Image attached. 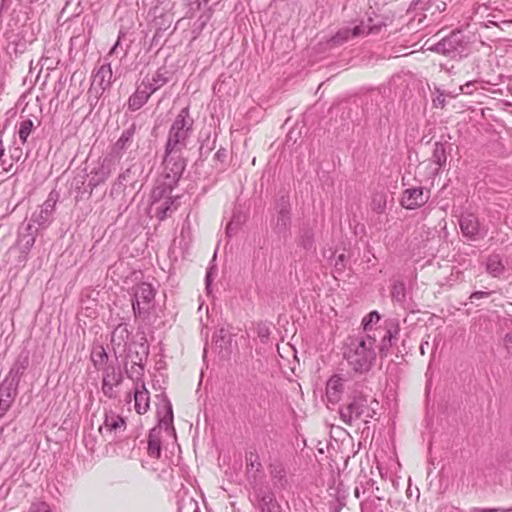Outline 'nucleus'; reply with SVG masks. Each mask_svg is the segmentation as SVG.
Listing matches in <instances>:
<instances>
[{"label": "nucleus", "mask_w": 512, "mask_h": 512, "mask_svg": "<svg viewBox=\"0 0 512 512\" xmlns=\"http://www.w3.org/2000/svg\"><path fill=\"white\" fill-rule=\"evenodd\" d=\"M216 275V270L214 268H209L206 272L205 283L206 289L209 291L213 277Z\"/></svg>", "instance_id": "obj_44"}, {"label": "nucleus", "mask_w": 512, "mask_h": 512, "mask_svg": "<svg viewBox=\"0 0 512 512\" xmlns=\"http://www.w3.org/2000/svg\"><path fill=\"white\" fill-rule=\"evenodd\" d=\"M463 39L460 32H452L449 36L436 43L433 50L447 56H451L462 48Z\"/></svg>", "instance_id": "obj_9"}, {"label": "nucleus", "mask_w": 512, "mask_h": 512, "mask_svg": "<svg viewBox=\"0 0 512 512\" xmlns=\"http://www.w3.org/2000/svg\"><path fill=\"white\" fill-rule=\"evenodd\" d=\"M126 430V421L119 414L108 411L105 413L104 422L98 431L107 440H115Z\"/></svg>", "instance_id": "obj_5"}, {"label": "nucleus", "mask_w": 512, "mask_h": 512, "mask_svg": "<svg viewBox=\"0 0 512 512\" xmlns=\"http://www.w3.org/2000/svg\"><path fill=\"white\" fill-rule=\"evenodd\" d=\"M148 454L152 458L158 459L161 455V441L159 437V431L152 429L148 437Z\"/></svg>", "instance_id": "obj_24"}, {"label": "nucleus", "mask_w": 512, "mask_h": 512, "mask_svg": "<svg viewBox=\"0 0 512 512\" xmlns=\"http://www.w3.org/2000/svg\"><path fill=\"white\" fill-rule=\"evenodd\" d=\"M428 195L424 193L423 188H409L403 193L401 205L406 209H416L428 201Z\"/></svg>", "instance_id": "obj_11"}, {"label": "nucleus", "mask_w": 512, "mask_h": 512, "mask_svg": "<svg viewBox=\"0 0 512 512\" xmlns=\"http://www.w3.org/2000/svg\"><path fill=\"white\" fill-rule=\"evenodd\" d=\"M115 169L114 160L111 157H105L90 173L89 184L93 187L98 186L109 178Z\"/></svg>", "instance_id": "obj_10"}, {"label": "nucleus", "mask_w": 512, "mask_h": 512, "mask_svg": "<svg viewBox=\"0 0 512 512\" xmlns=\"http://www.w3.org/2000/svg\"><path fill=\"white\" fill-rule=\"evenodd\" d=\"M490 294H491V292L476 291L470 295V300L473 302V300H475V299H481L484 297H488Z\"/></svg>", "instance_id": "obj_48"}, {"label": "nucleus", "mask_w": 512, "mask_h": 512, "mask_svg": "<svg viewBox=\"0 0 512 512\" xmlns=\"http://www.w3.org/2000/svg\"><path fill=\"white\" fill-rule=\"evenodd\" d=\"M117 386L118 385L102 381V391L109 398H113L115 396L114 387Z\"/></svg>", "instance_id": "obj_41"}, {"label": "nucleus", "mask_w": 512, "mask_h": 512, "mask_svg": "<svg viewBox=\"0 0 512 512\" xmlns=\"http://www.w3.org/2000/svg\"><path fill=\"white\" fill-rule=\"evenodd\" d=\"M148 356V348L144 343H130L125 352V363L144 365Z\"/></svg>", "instance_id": "obj_15"}, {"label": "nucleus", "mask_w": 512, "mask_h": 512, "mask_svg": "<svg viewBox=\"0 0 512 512\" xmlns=\"http://www.w3.org/2000/svg\"><path fill=\"white\" fill-rule=\"evenodd\" d=\"M175 199L172 197L166 198L157 208V217L160 220H164L168 215L172 213L173 210L176 209V206H174Z\"/></svg>", "instance_id": "obj_30"}, {"label": "nucleus", "mask_w": 512, "mask_h": 512, "mask_svg": "<svg viewBox=\"0 0 512 512\" xmlns=\"http://www.w3.org/2000/svg\"><path fill=\"white\" fill-rule=\"evenodd\" d=\"M405 287L402 282L395 283L392 287V297L398 301L402 300L405 296L404 294Z\"/></svg>", "instance_id": "obj_37"}, {"label": "nucleus", "mask_w": 512, "mask_h": 512, "mask_svg": "<svg viewBox=\"0 0 512 512\" xmlns=\"http://www.w3.org/2000/svg\"><path fill=\"white\" fill-rule=\"evenodd\" d=\"M33 126L34 124L31 119H25L21 121L18 134L22 143H25L27 141L29 135L32 132Z\"/></svg>", "instance_id": "obj_33"}, {"label": "nucleus", "mask_w": 512, "mask_h": 512, "mask_svg": "<svg viewBox=\"0 0 512 512\" xmlns=\"http://www.w3.org/2000/svg\"><path fill=\"white\" fill-rule=\"evenodd\" d=\"M124 369H125V372H126L128 378L132 379L135 382V384L138 381H143L142 376H143V372H144V365L131 364L129 366L128 363H124Z\"/></svg>", "instance_id": "obj_31"}, {"label": "nucleus", "mask_w": 512, "mask_h": 512, "mask_svg": "<svg viewBox=\"0 0 512 512\" xmlns=\"http://www.w3.org/2000/svg\"><path fill=\"white\" fill-rule=\"evenodd\" d=\"M379 320H380V315L377 311L370 312L362 320V325H363L364 330L369 331L374 324L379 322Z\"/></svg>", "instance_id": "obj_34"}, {"label": "nucleus", "mask_w": 512, "mask_h": 512, "mask_svg": "<svg viewBox=\"0 0 512 512\" xmlns=\"http://www.w3.org/2000/svg\"><path fill=\"white\" fill-rule=\"evenodd\" d=\"M262 512H275V502L271 494H266L261 498Z\"/></svg>", "instance_id": "obj_35"}, {"label": "nucleus", "mask_w": 512, "mask_h": 512, "mask_svg": "<svg viewBox=\"0 0 512 512\" xmlns=\"http://www.w3.org/2000/svg\"><path fill=\"white\" fill-rule=\"evenodd\" d=\"M290 221V203L288 198L282 197L278 203V214L275 225L277 232H285L290 226Z\"/></svg>", "instance_id": "obj_19"}, {"label": "nucleus", "mask_w": 512, "mask_h": 512, "mask_svg": "<svg viewBox=\"0 0 512 512\" xmlns=\"http://www.w3.org/2000/svg\"><path fill=\"white\" fill-rule=\"evenodd\" d=\"M17 390V388L12 387L8 382H2L0 384V419L12 406L17 396Z\"/></svg>", "instance_id": "obj_18"}, {"label": "nucleus", "mask_w": 512, "mask_h": 512, "mask_svg": "<svg viewBox=\"0 0 512 512\" xmlns=\"http://www.w3.org/2000/svg\"><path fill=\"white\" fill-rule=\"evenodd\" d=\"M122 35H123V33H122V32H120L117 42L114 44V46H113V47L111 48V50H110V54H113V53H116V52H117L118 47H119V45H120V39H121V36H122Z\"/></svg>", "instance_id": "obj_53"}, {"label": "nucleus", "mask_w": 512, "mask_h": 512, "mask_svg": "<svg viewBox=\"0 0 512 512\" xmlns=\"http://www.w3.org/2000/svg\"><path fill=\"white\" fill-rule=\"evenodd\" d=\"M181 152H168L165 149V157L163 160L165 179L171 180L170 183H175L180 179L184 169L185 160L180 156Z\"/></svg>", "instance_id": "obj_7"}, {"label": "nucleus", "mask_w": 512, "mask_h": 512, "mask_svg": "<svg viewBox=\"0 0 512 512\" xmlns=\"http://www.w3.org/2000/svg\"><path fill=\"white\" fill-rule=\"evenodd\" d=\"M125 187H126V184L122 183L119 179H117V181L113 184L111 193L119 194L124 190Z\"/></svg>", "instance_id": "obj_47"}, {"label": "nucleus", "mask_w": 512, "mask_h": 512, "mask_svg": "<svg viewBox=\"0 0 512 512\" xmlns=\"http://www.w3.org/2000/svg\"><path fill=\"white\" fill-rule=\"evenodd\" d=\"M151 95L152 93L147 88L142 87L141 83L137 87L136 91L129 97L128 108L131 111L140 109L144 104L147 103Z\"/></svg>", "instance_id": "obj_21"}, {"label": "nucleus", "mask_w": 512, "mask_h": 512, "mask_svg": "<svg viewBox=\"0 0 512 512\" xmlns=\"http://www.w3.org/2000/svg\"><path fill=\"white\" fill-rule=\"evenodd\" d=\"M91 360L97 369H103L102 366H104L108 360V355L105 348L103 346L94 348L91 354Z\"/></svg>", "instance_id": "obj_29"}, {"label": "nucleus", "mask_w": 512, "mask_h": 512, "mask_svg": "<svg viewBox=\"0 0 512 512\" xmlns=\"http://www.w3.org/2000/svg\"><path fill=\"white\" fill-rule=\"evenodd\" d=\"M202 1H203L204 3H208V2H209V0H202Z\"/></svg>", "instance_id": "obj_59"}, {"label": "nucleus", "mask_w": 512, "mask_h": 512, "mask_svg": "<svg viewBox=\"0 0 512 512\" xmlns=\"http://www.w3.org/2000/svg\"><path fill=\"white\" fill-rule=\"evenodd\" d=\"M471 86H472V84H471V83H466L465 85L460 86L459 90H460L461 92H467L466 88H470Z\"/></svg>", "instance_id": "obj_55"}, {"label": "nucleus", "mask_w": 512, "mask_h": 512, "mask_svg": "<svg viewBox=\"0 0 512 512\" xmlns=\"http://www.w3.org/2000/svg\"><path fill=\"white\" fill-rule=\"evenodd\" d=\"M131 331L128 324L120 323L117 325L111 334V345L116 355L122 356L129 346Z\"/></svg>", "instance_id": "obj_8"}, {"label": "nucleus", "mask_w": 512, "mask_h": 512, "mask_svg": "<svg viewBox=\"0 0 512 512\" xmlns=\"http://www.w3.org/2000/svg\"><path fill=\"white\" fill-rule=\"evenodd\" d=\"M432 160L439 167L443 166L446 163L447 157H446V149H445L444 144L439 143V142L435 143L433 154H432Z\"/></svg>", "instance_id": "obj_32"}, {"label": "nucleus", "mask_w": 512, "mask_h": 512, "mask_svg": "<svg viewBox=\"0 0 512 512\" xmlns=\"http://www.w3.org/2000/svg\"><path fill=\"white\" fill-rule=\"evenodd\" d=\"M28 364L29 359L27 356H19L12 365L8 375L2 382H8L12 387L18 389L20 379L27 369Z\"/></svg>", "instance_id": "obj_16"}, {"label": "nucleus", "mask_w": 512, "mask_h": 512, "mask_svg": "<svg viewBox=\"0 0 512 512\" xmlns=\"http://www.w3.org/2000/svg\"><path fill=\"white\" fill-rule=\"evenodd\" d=\"M503 344L508 353L512 354V333H507L504 336Z\"/></svg>", "instance_id": "obj_46"}, {"label": "nucleus", "mask_w": 512, "mask_h": 512, "mask_svg": "<svg viewBox=\"0 0 512 512\" xmlns=\"http://www.w3.org/2000/svg\"><path fill=\"white\" fill-rule=\"evenodd\" d=\"M424 345H425V344H424V343H422V344H421V346H420V350H421V353H422V354H424V353H425V352H424V350H425Z\"/></svg>", "instance_id": "obj_57"}, {"label": "nucleus", "mask_w": 512, "mask_h": 512, "mask_svg": "<svg viewBox=\"0 0 512 512\" xmlns=\"http://www.w3.org/2000/svg\"><path fill=\"white\" fill-rule=\"evenodd\" d=\"M299 245H301L304 249H311L313 246V239H311L310 236L308 239H300Z\"/></svg>", "instance_id": "obj_49"}, {"label": "nucleus", "mask_w": 512, "mask_h": 512, "mask_svg": "<svg viewBox=\"0 0 512 512\" xmlns=\"http://www.w3.org/2000/svg\"><path fill=\"white\" fill-rule=\"evenodd\" d=\"M375 342L369 334L350 338L345 357L354 371L363 373L371 369L376 358Z\"/></svg>", "instance_id": "obj_1"}, {"label": "nucleus", "mask_w": 512, "mask_h": 512, "mask_svg": "<svg viewBox=\"0 0 512 512\" xmlns=\"http://www.w3.org/2000/svg\"><path fill=\"white\" fill-rule=\"evenodd\" d=\"M112 69L110 63L101 65L96 73L93 75V80L89 89V97H94L96 100L109 89L112 84Z\"/></svg>", "instance_id": "obj_6"}, {"label": "nucleus", "mask_w": 512, "mask_h": 512, "mask_svg": "<svg viewBox=\"0 0 512 512\" xmlns=\"http://www.w3.org/2000/svg\"><path fill=\"white\" fill-rule=\"evenodd\" d=\"M194 120L190 116L189 108L184 107L173 121L168 134L166 149L168 152H181L193 130Z\"/></svg>", "instance_id": "obj_3"}, {"label": "nucleus", "mask_w": 512, "mask_h": 512, "mask_svg": "<svg viewBox=\"0 0 512 512\" xmlns=\"http://www.w3.org/2000/svg\"><path fill=\"white\" fill-rule=\"evenodd\" d=\"M29 512H51V509L46 502H38L32 504Z\"/></svg>", "instance_id": "obj_40"}, {"label": "nucleus", "mask_w": 512, "mask_h": 512, "mask_svg": "<svg viewBox=\"0 0 512 512\" xmlns=\"http://www.w3.org/2000/svg\"><path fill=\"white\" fill-rule=\"evenodd\" d=\"M4 151H5L4 146L2 144V141L0 140V165L3 167V170L7 171L8 169L5 167V161L2 160Z\"/></svg>", "instance_id": "obj_51"}, {"label": "nucleus", "mask_w": 512, "mask_h": 512, "mask_svg": "<svg viewBox=\"0 0 512 512\" xmlns=\"http://www.w3.org/2000/svg\"><path fill=\"white\" fill-rule=\"evenodd\" d=\"M12 1L13 0H2L0 11L7 9L11 5Z\"/></svg>", "instance_id": "obj_54"}, {"label": "nucleus", "mask_w": 512, "mask_h": 512, "mask_svg": "<svg viewBox=\"0 0 512 512\" xmlns=\"http://www.w3.org/2000/svg\"><path fill=\"white\" fill-rule=\"evenodd\" d=\"M470 512H512V508H473Z\"/></svg>", "instance_id": "obj_43"}, {"label": "nucleus", "mask_w": 512, "mask_h": 512, "mask_svg": "<svg viewBox=\"0 0 512 512\" xmlns=\"http://www.w3.org/2000/svg\"><path fill=\"white\" fill-rule=\"evenodd\" d=\"M137 127L135 123H132L128 128L123 130L121 136L116 141V143L113 146V152L118 156L121 157L123 152L130 147L132 144L134 135L136 133Z\"/></svg>", "instance_id": "obj_20"}, {"label": "nucleus", "mask_w": 512, "mask_h": 512, "mask_svg": "<svg viewBox=\"0 0 512 512\" xmlns=\"http://www.w3.org/2000/svg\"><path fill=\"white\" fill-rule=\"evenodd\" d=\"M437 92L438 95L433 99V106L436 108H444L446 104L445 94L439 90H437Z\"/></svg>", "instance_id": "obj_42"}, {"label": "nucleus", "mask_w": 512, "mask_h": 512, "mask_svg": "<svg viewBox=\"0 0 512 512\" xmlns=\"http://www.w3.org/2000/svg\"><path fill=\"white\" fill-rule=\"evenodd\" d=\"M459 226L462 234L471 240H475L479 235L480 225L474 214H462L459 219Z\"/></svg>", "instance_id": "obj_14"}, {"label": "nucleus", "mask_w": 512, "mask_h": 512, "mask_svg": "<svg viewBox=\"0 0 512 512\" xmlns=\"http://www.w3.org/2000/svg\"><path fill=\"white\" fill-rule=\"evenodd\" d=\"M179 512H200V511H199L197 502L190 499L188 502L184 503L179 508Z\"/></svg>", "instance_id": "obj_38"}, {"label": "nucleus", "mask_w": 512, "mask_h": 512, "mask_svg": "<svg viewBox=\"0 0 512 512\" xmlns=\"http://www.w3.org/2000/svg\"><path fill=\"white\" fill-rule=\"evenodd\" d=\"M24 239H27L26 241V248H29L31 246H33L34 242H35V238L31 235H27V236H24Z\"/></svg>", "instance_id": "obj_52"}, {"label": "nucleus", "mask_w": 512, "mask_h": 512, "mask_svg": "<svg viewBox=\"0 0 512 512\" xmlns=\"http://www.w3.org/2000/svg\"><path fill=\"white\" fill-rule=\"evenodd\" d=\"M163 69H158L152 77H145L142 80V87L147 88L152 94L165 85L168 81Z\"/></svg>", "instance_id": "obj_22"}, {"label": "nucleus", "mask_w": 512, "mask_h": 512, "mask_svg": "<svg viewBox=\"0 0 512 512\" xmlns=\"http://www.w3.org/2000/svg\"><path fill=\"white\" fill-rule=\"evenodd\" d=\"M58 199V195L55 192H51L43 203L38 213H34L32 220L38 225H45L49 222L50 217L55 210V205Z\"/></svg>", "instance_id": "obj_13"}, {"label": "nucleus", "mask_w": 512, "mask_h": 512, "mask_svg": "<svg viewBox=\"0 0 512 512\" xmlns=\"http://www.w3.org/2000/svg\"><path fill=\"white\" fill-rule=\"evenodd\" d=\"M399 333V329L395 327L394 329H389L386 334L383 336L381 340V344L379 347V352L382 357L387 356L389 349L392 346V340L397 339V335Z\"/></svg>", "instance_id": "obj_28"}, {"label": "nucleus", "mask_w": 512, "mask_h": 512, "mask_svg": "<svg viewBox=\"0 0 512 512\" xmlns=\"http://www.w3.org/2000/svg\"><path fill=\"white\" fill-rule=\"evenodd\" d=\"M135 172L133 171V168L130 167L126 169L123 173H121L117 179H119L122 183L126 182H132V179H135Z\"/></svg>", "instance_id": "obj_39"}, {"label": "nucleus", "mask_w": 512, "mask_h": 512, "mask_svg": "<svg viewBox=\"0 0 512 512\" xmlns=\"http://www.w3.org/2000/svg\"><path fill=\"white\" fill-rule=\"evenodd\" d=\"M158 416L160 417V424L164 425L166 429H173V411L170 401L164 397L162 405L158 407Z\"/></svg>", "instance_id": "obj_23"}, {"label": "nucleus", "mask_w": 512, "mask_h": 512, "mask_svg": "<svg viewBox=\"0 0 512 512\" xmlns=\"http://www.w3.org/2000/svg\"><path fill=\"white\" fill-rule=\"evenodd\" d=\"M379 403L375 399H369L361 391H355L351 400L340 408L339 414L341 420L352 425L354 421L362 420L367 423L376 414V408Z\"/></svg>", "instance_id": "obj_2"}, {"label": "nucleus", "mask_w": 512, "mask_h": 512, "mask_svg": "<svg viewBox=\"0 0 512 512\" xmlns=\"http://www.w3.org/2000/svg\"><path fill=\"white\" fill-rule=\"evenodd\" d=\"M486 270L493 277H498L503 274L505 267L502 263L501 257L498 254L490 255L486 262Z\"/></svg>", "instance_id": "obj_25"}, {"label": "nucleus", "mask_w": 512, "mask_h": 512, "mask_svg": "<svg viewBox=\"0 0 512 512\" xmlns=\"http://www.w3.org/2000/svg\"><path fill=\"white\" fill-rule=\"evenodd\" d=\"M272 477L273 478H278L279 480H282L284 477H285V471L283 468H275L273 471H272Z\"/></svg>", "instance_id": "obj_50"}, {"label": "nucleus", "mask_w": 512, "mask_h": 512, "mask_svg": "<svg viewBox=\"0 0 512 512\" xmlns=\"http://www.w3.org/2000/svg\"><path fill=\"white\" fill-rule=\"evenodd\" d=\"M342 380L337 376L331 377L326 385V394L329 401H337L342 390Z\"/></svg>", "instance_id": "obj_26"}, {"label": "nucleus", "mask_w": 512, "mask_h": 512, "mask_svg": "<svg viewBox=\"0 0 512 512\" xmlns=\"http://www.w3.org/2000/svg\"><path fill=\"white\" fill-rule=\"evenodd\" d=\"M373 210L382 213L386 207V197L384 194H378L373 198Z\"/></svg>", "instance_id": "obj_36"}, {"label": "nucleus", "mask_w": 512, "mask_h": 512, "mask_svg": "<svg viewBox=\"0 0 512 512\" xmlns=\"http://www.w3.org/2000/svg\"><path fill=\"white\" fill-rule=\"evenodd\" d=\"M134 408L142 415L150 408V393L147 390L144 381H138L134 389Z\"/></svg>", "instance_id": "obj_12"}, {"label": "nucleus", "mask_w": 512, "mask_h": 512, "mask_svg": "<svg viewBox=\"0 0 512 512\" xmlns=\"http://www.w3.org/2000/svg\"><path fill=\"white\" fill-rule=\"evenodd\" d=\"M231 231H232V223H229V224L227 225V233H228V234H230V233H231Z\"/></svg>", "instance_id": "obj_56"}, {"label": "nucleus", "mask_w": 512, "mask_h": 512, "mask_svg": "<svg viewBox=\"0 0 512 512\" xmlns=\"http://www.w3.org/2000/svg\"><path fill=\"white\" fill-rule=\"evenodd\" d=\"M156 294L155 288L146 282L134 287L132 307L135 315H141L149 311Z\"/></svg>", "instance_id": "obj_4"}, {"label": "nucleus", "mask_w": 512, "mask_h": 512, "mask_svg": "<svg viewBox=\"0 0 512 512\" xmlns=\"http://www.w3.org/2000/svg\"><path fill=\"white\" fill-rule=\"evenodd\" d=\"M373 32V28L369 27L366 31V26L363 24L355 26L353 29L348 27L340 29L335 36L332 37L331 41L335 45H341L352 37H358L364 34H370Z\"/></svg>", "instance_id": "obj_17"}, {"label": "nucleus", "mask_w": 512, "mask_h": 512, "mask_svg": "<svg viewBox=\"0 0 512 512\" xmlns=\"http://www.w3.org/2000/svg\"><path fill=\"white\" fill-rule=\"evenodd\" d=\"M102 381L119 386L123 381L122 372L120 371V369L113 365H107L105 368H103Z\"/></svg>", "instance_id": "obj_27"}, {"label": "nucleus", "mask_w": 512, "mask_h": 512, "mask_svg": "<svg viewBox=\"0 0 512 512\" xmlns=\"http://www.w3.org/2000/svg\"><path fill=\"white\" fill-rule=\"evenodd\" d=\"M257 334L260 338L267 339L270 334V330L266 325H258Z\"/></svg>", "instance_id": "obj_45"}, {"label": "nucleus", "mask_w": 512, "mask_h": 512, "mask_svg": "<svg viewBox=\"0 0 512 512\" xmlns=\"http://www.w3.org/2000/svg\"><path fill=\"white\" fill-rule=\"evenodd\" d=\"M359 495H360V492H359L358 488H356V489H355V496H356L357 498H359Z\"/></svg>", "instance_id": "obj_58"}]
</instances>
